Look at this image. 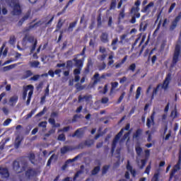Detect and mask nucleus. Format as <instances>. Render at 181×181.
Wrapping results in <instances>:
<instances>
[{"mask_svg": "<svg viewBox=\"0 0 181 181\" xmlns=\"http://www.w3.org/2000/svg\"><path fill=\"white\" fill-rule=\"evenodd\" d=\"M134 5L136 7H132L130 11L131 15H133L130 21V23H136V18L139 19V18H141V13H139V6L141 5V1L137 0Z\"/></svg>", "mask_w": 181, "mask_h": 181, "instance_id": "1", "label": "nucleus"}, {"mask_svg": "<svg viewBox=\"0 0 181 181\" xmlns=\"http://www.w3.org/2000/svg\"><path fill=\"white\" fill-rule=\"evenodd\" d=\"M15 42H16V37H15V35L11 36L8 43L10 45H15Z\"/></svg>", "mask_w": 181, "mask_h": 181, "instance_id": "54", "label": "nucleus"}, {"mask_svg": "<svg viewBox=\"0 0 181 181\" xmlns=\"http://www.w3.org/2000/svg\"><path fill=\"white\" fill-rule=\"evenodd\" d=\"M142 129H137V130L133 134V138L134 139L139 140V138L142 136Z\"/></svg>", "mask_w": 181, "mask_h": 181, "instance_id": "19", "label": "nucleus"}, {"mask_svg": "<svg viewBox=\"0 0 181 181\" xmlns=\"http://www.w3.org/2000/svg\"><path fill=\"white\" fill-rule=\"evenodd\" d=\"M110 76H111L110 74H107L106 75L105 74H103L100 77V74H98V73L95 74L93 76V78L95 79L94 84H95V83H98V81H100V80H101V78H105V77H110Z\"/></svg>", "mask_w": 181, "mask_h": 181, "instance_id": "14", "label": "nucleus"}, {"mask_svg": "<svg viewBox=\"0 0 181 181\" xmlns=\"http://www.w3.org/2000/svg\"><path fill=\"white\" fill-rule=\"evenodd\" d=\"M108 169H110V165H104L102 168V175H105L108 172Z\"/></svg>", "mask_w": 181, "mask_h": 181, "instance_id": "49", "label": "nucleus"}, {"mask_svg": "<svg viewBox=\"0 0 181 181\" xmlns=\"http://www.w3.org/2000/svg\"><path fill=\"white\" fill-rule=\"evenodd\" d=\"M47 125V122H41L39 123L38 127H41L42 128H46Z\"/></svg>", "mask_w": 181, "mask_h": 181, "instance_id": "64", "label": "nucleus"}, {"mask_svg": "<svg viewBox=\"0 0 181 181\" xmlns=\"http://www.w3.org/2000/svg\"><path fill=\"white\" fill-rule=\"evenodd\" d=\"M54 158L55 159H57V156H56V154H52L47 160V166H50V165H52V160H53Z\"/></svg>", "mask_w": 181, "mask_h": 181, "instance_id": "39", "label": "nucleus"}, {"mask_svg": "<svg viewBox=\"0 0 181 181\" xmlns=\"http://www.w3.org/2000/svg\"><path fill=\"white\" fill-rule=\"evenodd\" d=\"M36 170L32 168H29L25 173V177L20 176V181L30 180L33 177L36 176Z\"/></svg>", "mask_w": 181, "mask_h": 181, "instance_id": "5", "label": "nucleus"}, {"mask_svg": "<svg viewBox=\"0 0 181 181\" xmlns=\"http://www.w3.org/2000/svg\"><path fill=\"white\" fill-rule=\"evenodd\" d=\"M180 52H181L180 45H176L174 50V53L173 55L172 63L170 64L171 69H173V67H175V66L177 64V62H179V57H180Z\"/></svg>", "mask_w": 181, "mask_h": 181, "instance_id": "4", "label": "nucleus"}, {"mask_svg": "<svg viewBox=\"0 0 181 181\" xmlns=\"http://www.w3.org/2000/svg\"><path fill=\"white\" fill-rule=\"evenodd\" d=\"M117 43H118V38H115L112 41L111 45L113 47L112 50H117V47H115Z\"/></svg>", "mask_w": 181, "mask_h": 181, "instance_id": "51", "label": "nucleus"}, {"mask_svg": "<svg viewBox=\"0 0 181 181\" xmlns=\"http://www.w3.org/2000/svg\"><path fill=\"white\" fill-rule=\"evenodd\" d=\"M88 101L90 100V96L84 95L83 97L81 95H79L78 98V103H81V101Z\"/></svg>", "mask_w": 181, "mask_h": 181, "instance_id": "34", "label": "nucleus"}, {"mask_svg": "<svg viewBox=\"0 0 181 181\" xmlns=\"http://www.w3.org/2000/svg\"><path fill=\"white\" fill-rule=\"evenodd\" d=\"M147 28H148V23L144 21L140 23V25H139L140 32H145V30H146Z\"/></svg>", "mask_w": 181, "mask_h": 181, "instance_id": "25", "label": "nucleus"}, {"mask_svg": "<svg viewBox=\"0 0 181 181\" xmlns=\"http://www.w3.org/2000/svg\"><path fill=\"white\" fill-rule=\"evenodd\" d=\"M175 6L176 3H173L170 6V8L168 9V13H172V11H173V9H175Z\"/></svg>", "mask_w": 181, "mask_h": 181, "instance_id": "63", "label": "nucleus"}, {"mask_svg": "<svg viewBox=\"0 0 181 181\" xmlns=\"http://www.w3.org/2000/svg\"><path fill=\"white\" fill-rule=\"evenodd\" d=\"M70 131V126H67L59 130V132H69Z\"/></svg>", "mask_w": 181, "mask_h": 181, "instance_id": "60", "label": "nucleus"}, {"mask_svg": "<svg viewBox=\"0 0 181 181\" xmlns=\"http://www.w3.org/2000/svg\"><path fill=\"white\" fill-rule=\"evenodd\" d=\"M30 88H33V85H28L27 86L23 87V100L24 101L26 100V97H28V91H29Z\"/></svg>", "mask_w": 181, "mask_h": 181, "instance_id": "17", "label": "nucleus"}, {"mask_svg": "<svg viewBox=\"0 0 181 181\" xmlns=\"http://www.w3.org/2000/svg\"><path fill=\"white\" fill-rule=\"evenodd\" d=\"M111 88H110V95H111V94H112V93H114V90H115V88H117V87H118V82H112L111 83Z\"/></svg>", "mask_w": 181, "mask_h": 181, "instance_id": "31", "label": "nucleus"}, {"mask_svg": "<svg viewBox=\"0 0 181 181\" xmlns=\"http://www.w3.org/2000/svg\"><path fill=\"white\" fill-rule=\"evenodd\" d=\"M159 88H160V84H158L153 90V94L151 95V99L153 100V97L157 94L158 91L159 90Z\"/></svg>", "mask_w": 181, "mask_h": 181, "instance_id": "44", "label": "nucleus"}, {"mask_svg": "<svg viewBox=\"0 0 181 181\" xmlns=\"http://www.w3.org/2000/svg\"><path fill=\"white\" fill-rule=\"evenodd\" d=\"M155 115H156V112L153 111L151 117L147 118V121H146L147 128H151L152 125H155Z\"/></svg>", "mask_w": 181, "mask_h": 181, "instance_id": "11", "label": "nucleus"}, {"mask_svg": "<svg viewBox=\"0 0 181 181\" xmlns=\"http://www.w3.org/2000/svg\"><path fill=\"white\" fill-rule=\"evenodd\" d=\"M0 175L5 179L9 177V170L6 168H0Z\"/></svg>", "mask_w": 181, "mask_h": 181, "instance_id": "16", "label": "nucleus"}, {"mask_svg": "<svg viewBox=\"0 0 181 181\" xmlns=\"http://www.w3.org/2000/svg\"><path fill=\"white\" fill-rule=\"evenodd\" d=\"M160 176V173L158 171L153 175V177L151 178V181H159Z\"/></svg>", "mask_w": 181, "mask_h": 181, "instance_id": "38", "label": "nucleus"}, {"mask_svg": "<svg viewBox=\"0 0 181 181\" xmlns=\"http://www.w3.org/2000/svg\"><path fill=\"white\" fill-rule=\"evenodd\" d=\"M142 90V88L141 86H139L136 90V100H139V97H141V91Z\"/></svg>", "mask_w": 181, "mask_h": 181, "instance_id": "36", "label": "nucleus"}, {"mask_svg": "<svg viewBox=\"0 0 181 181\" xmlns=\"http://www.w3.org/2000/svg\"><path fill=\"white\" fill-rule=\"evenodd\" d=\"M84 64V58L78 59L77 57L74 58L72 60H68L66 62V69L70 70L73 67H77V69H82Z\"/></svg>", "mask_w": 181, "mask_h": 181, "instance_id": "2", "label": "nucleus"}, {"mask_svg": "<svg viewBox=\"0 0 181 181\" xmlns=\"http://www.w3.org/2000/svg\"><path fill=\"white\" fill-rule=\"evenodd\" d=\"M28 159L33 165H35V159H36V156L33 153H30L28 155Z\"/></svg>", "mask_w": 181, "mask_h": 181, "instance_id": "29", "label": "nucleus"}, {"mask_svg": "<svg viewBox=\"0 0 181 181\" xmlns=\"http://www.w3.org/2000/svg\"><path fill=\"white\" fill-rule=\"evenodd\" d=\"M91 146V140H86L78 144V145L75 146L74 149H84L86 147Z\"/></svg>", "mask_w": 181, "mask_h": 181, "instance_id": "10", "label": "nucleus"}, {"mask_svg": "<svg viewBox=\"0 0 181 181\" xmlns=\"http://www.w3.org/2000/svg\"><path fill=\"white\" fill-rule=\"evenodd\" d=\"M122 136V131L119 132L113 139L112 143V148H111V153L112 156L114 155V152H115V148H117V144H118V141H119V139Z\"/></svg>", "mask_w": 181, "mask_h": 181, "instance_id": "7", "label": "nucleus"}, {"mask_svg": "<svg viewBox=\"0 0 181 181\" xmlns=\"http://www.w3.org/2000/svg\"><path fill=\"white\" fill-rule=\"evenodd\" d=\"M129 135H131V132H128L125 133L121 139L122 142L123 141H125V139H127V138H129Z\"/></svg>", "mask_w": 181, "mask_h": 181, "instance_id": "61", "label": "nucleus"}, {"mask_svg": "<svg viewBox=\"0 0 181 181\" xmlns=\"http://www.w3.org/2000/svg\"><path fill=\"white\" fill-rule=\"evenodd\" d=\"M21 144H22V140H19V136L16 137L15 147L19 148V146H21Z\"/></svg>", "mask_w": 181, "mask_h": 181, "instance_id": "50", "label": "nucleus"}, {"mask_svg": "<svg viewBox=\"0 0 181 181\" xmlns=\"http://www.w3.org/2000/svg\"><path fill=\"white\" fill-rule=\"evenodd\" d=\"M29 42V43H33L35 42V37L34 36H28V35H25L24 37L23 38V42Z\"/></svg>", "mask_w": 181, "mask_h": 181, "instance_id": "24", "label": "nucleus"}, {"mask_svg": "<svg viewBox=\"0 0 181 181\" xmlns=\"http://www.w3.org/2000/svg\"><path fill=\"white\" fill-rule=\"evenodd\" d=\"M114 52H112V54L109 55L108 59L110 60L107 63L108 66H112L114 64Z\"/></svg>", "mask_w": 181, "mask_h": 181, "instance_id": "40", "label": "nucleus"}, {"mask_svg": "<svg viewBox=\"0 0 181 181\" xmlns=\"http://www.w3.org/2000/svg\"><path fill=\"white\" fill-rule=\"evenodd\" d=\"M31 76H33V72H32L30 70H26L23 75L22 78L23 80H26V78H29V77H31Z\"/></svg>", "mask_w": 181, "mask_h": 181, "instance_id": "23", "label": "nucleus"}, {"mask_svg": "<svg viewBox=\"0 0 181 181\" xmlns=\"http://www.w3.org/2000/svg\"><path fill=\"white\" fill-rule=\"evenodd\" d=\"M79 158H81V154H79V155L75 156L72 159H68L66 161L65 164L64 165H62V170H66V168H67V163H72V162H76V160H77Z\"/></svg>", "mask_w": 181, "mask_h": 181, "instance_id": "13", "label": "nucleus"}, {"mask_svg": "<svg viewBox=\"0 0 181 181\" xmlns=\"http://www.w3.org/2000/svg\"><path fill=\"white\" fill-rule=\"evenodd\" d=\"M36 46H37V40H35L33 46L31 47L30 53H33V52H35V50H36Z\"/></svg>", "mask_w": 181, "mask_h": 181, "instance_id": "48", "label": "nucleus"}, {"mask_svg": "<svg viewBox=\"0 0 181 181\" xmlns=\"http://www.w3.org/2000/svg\"><path fill=\"white\" fill-rule=\"evenodd\" d=\"M77 22L78 21L76 20V21L69 23V25L68 29H67L68 32H73L74 28L76 26H77Z\"/></svg>", "mask_w": 181, "mask_h": 181, "instance_id": "26", "label": "nucleus"}, {"mask_svg": "<svg viewBox=\"0 0 181 181\" xmlns=\"http://www.w3.org/2000/svg\"><path fill=\"white\" fill-rule=\"evenodd\" d=\"M125 18V8H122L119 13L118 21H121V19H124Z\"/></svg>", "mask_w": 181, "mask_h": 181, "instance_id": "33", "label": "nucleus"}, {"mask_svg": "<svg viewBox=\"0 0 181 181\" xmlns=\"http://www.w3.org/2000/svg\"><path fill=\"white\" fill-rule=\"evenodd\" d=\"M57 139L58 141H62V142H64V141H66V135H64V134H61L58 136Z\"/></svg>", "mask_w": 181, "mask_h": 181, "instance_id": "53", "label": "nucleus"}, {"mask_svg": "<svg viewBox=\"0 0 181 181\" xmlns=\"http://www.w3.org/2000/svg\"><path fill=\"white\" fill-rule=\"evenodd\" d=\"M53 21H54V15H53L51 17V18L49 20V21L45 23V26H51L52 25V22H53Z\"/></svg>", "mask_w": 181, "mask_h": 181, "instance_id": "57", "label": "nucleus"}, {"mask_svg": "<svg viewBox=\"0 0 181 181\" xmlns=\"http://www.w3.org/2000/svg\"><path fill=\"white\" fill-rule=\"evenodd\" d=\"M100 170H101V167H100V165L95 167L91 172V175H97V173H98V172H100Z\"/></svg>", "mask_w": 181, "mask_h": 181, "instance_id": "41", "label": "nucleus"}, {"mask_svg": "<svg viewBox=\"0 0 181 181\" xmlns=\"http://www.w3.org/2000/svg\"><path fill=\"white\" fill-rule=\"evenodd\" d=\"M18 96H13L9 99V105L11 107H15L16 105V103H18Z\"/></svg>", "mask_w": 181, "mask_h": 181, "instance_id": "22", "label": "nucleus"}, {"mask_svg": "<svg viewBox=\"0 0 181 181\" xmlns=\"http://www.w3.org/2000/svg\"><path fill=\"white\" fill-rule=\"evenodd\" d=\"M42 21H39L38 22L35 23L33 25H30V26L28 27V28L26 30L27 31L30 30V29H34L35 28H37L39 26H40V25H42L41 23Z\"/></svg>", "mask_w": 181, "mask_h": 181, "instance_id": "28", "label": "nucleus"}, {"mask_svg": "<svg viewBox=\"0 0 181 181\" xmlns=\"http://www.w3.org/2000/svg\"><path fill=\"white\" fill-rule=\"evenodd\" d=\"M135 151L137 156H141L142 155L143 150L140 146H136Z\"/></svg>", "mask_w": 181, "mask_h": 181, "instance_id": "37", "label": "nucleus"}, {"mask_svg": "<svg viewBox=\"0 0 181 181\" xmlns=\"http://www.w3.org/2000/svg\"><path fill=\"white\" fill-rule=\"evenodd\" d=\"M36 111H37V107H35L34 110H32L30 111V113H28L27 115H26V118L27 119H29V118H32V117L34 115L35 112H36Z\"/></svg>", "mask_w": 181, "mask_h": 181, "instance_id": "42", "label": "nucleus"}, {"mask_svg": "<svg viewBox=\"0 0 181 181\" xmlns=\"http://www.w3.org/2000/svg\"><path fill=\"white\" fill-rule=\"evenodd\" d=\"M9 141V139H6L5 141H1L0 142V151H4V148H5V145L6 144V142H8Z\"/></svg>", "mask_w": 181, "mask_h": 181, "instance_id": "47", "label": "nucleus"}, {"mask_svg": "<svg viewBox=\"0 0 181 181\" xmlns=\"http://www.w3.org/2000/svg\"><path fill=\"white\" fill-rule=\"evenodd\" d=\"M29 64L30 67H34L35 69H37L40 65V62L39 61H33V62H30Z\"/></svg>", "mask_w": 181, "mask_h": 181, "instance_id": "27", "label": "nucleus"}, {"mask_svg": "<svg viewBox=\"0 0 181 181\" xmlns=\"http://www.w3.org/2000/svg\"><path fill=\"white\" fill-rule=\"evenodd\" d=\"M180 163L181 159L178 158L177 164L174 166V168L170 172L169 180H172V179H173V176H175V175L176 174V172L180 170Z\"/></svg>", "mask_w": 181, "mask_h": 181, "instance_id": "9", "label": "nucleus"}, {"mask_svg": "<svg viewBox=\"0 0 181 181\" xmlns=\"http://www.w3.org/2000/svg\"><path fill=\"white\" fill-rule=\"evenodd\" d=\"M100 39L103 43H108V42H110V40H108V33H103L100 35Z\"/></svg>", "mask_w": 181, "mask_h": 181, "instance_id": "20", "label": "nucleus"}, {"mask_svg": "<svg viewBox=\"0 0 181 181\" xmlns=\"http://www.w3.org/2000/svg\"><path fill=\"white\" fill-rule=\"evenodd\" d=\"M63 22H62V19H59L58 21V23L57 24V29L60 30L63 27Z\"/></svg>", "mask_w": 181, "mask_h": 181, "instance_id": "59", "label": "nucleus"}, {"mask_svg": "<svg viewBox=\"0 0 181 181\" xmlns=\"http://www.w3.org/2000/svg\"><path fill=\"white\" fill-rule=\"evenodd\" d=\"M125 97V92H122V93L121 94V95L119 96L118 100H117V104H120L122 101V100H124V98Z\"/></svg>", "mask_w": 181, "mask_h": 181, "instance_id": "58", "label": "nucleus"}, {"mask_svg": "<svg viewBox=\"0 0 181 181\" xmlns=\"http://www.w3.org/2000/svg\"><path fill=\"white\" fill-rule=\"evenodd\" d=\"M84 135V129L83 128H79L76 129L74 134H72V138L77 136V138H81Z\"/></svg>", "mask_w": 181, "mask_h": 181, "instance_id": "15", "label": "nucleus"}, {"mask_svg": "<svg viewBox=\"0 0 181 181\" xmlns=\"http://www.w3.org/2000/svg\"><path fill=\"white\" fill-rule=\"evenodd\" d=\"M181 19V11L178 13L177 16L175 17L174 21L172 22V25L170 26V30H175L177 26V23Z\"/></svg>", "mask_w": 181, "mask_h": 181, "instance_id": "12", "label": "nucleus"}, {"mask_svg": "<svg viewBox=\"0 0 181 181\" xmlns=\"http://www.w3.org/2000/svg\"><path fill=\"white\" fill-rule=\"evenodd\" d=\"M13 169L16 173H22L26 170V165L21 166V163L16 160L13 162Z\"/></svg>", "mask_w": 181, "mask_h": 181, "instance_id": "6", "label": "nucleus"}, {"mask_svg": "<svg viewBox=\"0 0 181 181\" xmlns=\"http://www.w3.org/2000/svg\"><path fill=\"white\" fill-rule=\"evenodd\" d=\"M117 8V0H112L110 4V11L115 10Z\"/></svg>", "mask_w": 181, "mask_h": 181, "instance_id": "32", "label": "nucleus"}, {"mask_svg": "<svg viewBox=\"0 0 181 181\" xmlns=\"http://www.w3.org/2000/svg\"><path fill=\"white\" fill-rule=\"evenodd\" d=\"M153 5L154 3L153 1L150 2L147 6H146L141 9V12H143V13H150L151 8H152Z\"/></svg>", "mask_w": 181, "mask_h": 181, "instance_id": "18", "label": "nucleus"}, {"mask_svg": "<svg viewBox=\"0 0 181 181\" xmlns=\"http://www.w3.org/2000/svg\"><path fill=\"white\" fill-rule=\"evenodd\" d=\"M105 67H107V64L105 62H103L102 64L98 66V69L100 71H102V70H105Z\"/></svg>", "mask_w": 181, "mask_h": 181, "instance_id": "52", "label": "nucleus"}, {"mask_svg": "<svg viewBox=\"0 0 181 181\" xmlns=\"http://www.w3.org/2000/svg\"><path fill=\"white\" fill-rule=\"evenodd\" d=\"M7 4L8 6L13 8L11 11L12 15L14 16H19L22 15V8H21V4L16 3V0H7Z\"/></svg>", "mask_w": 181, "mask_h": 181, "instance_id": "3", "label": "nucleus"}, {"mask_svg": "<svg viewBox=\"0 0 181 181\" xmlns=\"http://www.w3.org/2000/svg\"><path fill=\"white\" fill-rule=\"evenodd\" d=\"M129 128H131V124H126L124 128H122L119 132H122V135L124 134V131H129Z\"/></svg>", "mask_w": 181, "mask_h": 181, "instance_id": "55", "label": "nucleus"}, {"mask_svg": "<svg viewBox=\"0 0 181 181\" xmlns=\"http://www.w3.org/2000/svg\"><path fill=\"white\" fill-rule=\"evenodd\" d=\"M170 117L175 119L177 118V110L175 107L174 110L171 112Z\"/></svg>", "mask_w": 181, "mask_h": 181, "instance_id": "46", "label": "nucleus"}, {"mask_svg": "<svg viewBox=\"0 0 181 181\" xmlns=\"http://www.w3.org/2000/svg\"><path fill=\"white\" fill-rule=\"evenodd\" d=\"M107 54H103L102 55H99L98 59L100 62H104L107 57Z\"/></svg>", "mask_w": 181, "mask_h": 181, "instance_id": "62", "label": "nucleus"}, {"mask_svg": "<svg viewBox=\"0 0 181 181\" xmlns=\"http://www.w3.org/2000/svg\"><path fill=\"white\" fill-rule=\"evenodd\" d=\"M46 111H47V108L46 107H45L43 108V110H42L41 112H38V113L35 115V117H36L37 118H39V117H42V115H45V113L46 112Z\"/></svg>", "mask_w": 181, "mask_h": 181, "instance_id": "43", "label": "nucleus"}, {"mask_svg": "<svg viewBox=\"0 0 181 181\" xmlns=\"http://www.w3.org/2000/svg\"><path fill=\"white\" fill-rule=\"evenodd\" d=\"M16 67V64H13L11 65H8L7 66H4V70H12V69H15Z\"/></svg>", "mask_w": 181, "mask_h": 181, "instance_id": "56", "label": "nucleus"}, {"mask_svg": "<svg viewBox=\"0 0 181 181\" xmlns=\"http://www.w3.org/2000/svg\"><path fill=\"white\" fill-rule=\"evenodd\" d=\"M75 87L77 91H81L82 90H84V88H86V87L84 86H82L80 83H76L75 85Z\"/></svg>", "mask_w": 181, "mask_h": 181, "instance_id": "45", "label": "nucleus"}, {"mask_svg": "<svg viewBox=\"0 0 181 181\" xmlns=\"http://www.w3.org/2000/svg\"><path fill=\"white\" fill-rule=\"evenodd\" d=\"M136 69V64L133 63L129 65V66L127 69V71H132L134 73Z\"/></svg>", "mask_w": 181, "mask_h": 181, "instance_id": "35", "label": "nucleus"}, {"mask_svg": "<svg viewBox=\"0 0 181 181\" xmlns=\"http://www.w3.org/2000/svg\"><path fill=\"white\" fill-rule=\"evenodd\" d=\"M30 18V13H27L18 23V26H22L25 21H28Z\"/></svg>", "mask_w": 181, "mask_h": 181, "instance_id": "21", "label": "nucleus"}, {"mask_svg": "<svg viewBox=\"0 0 181 181\" xmlns=\"http://www.w3.org/2000/svg\"><path fill=\"white\" fill-rule=\"evenodd\" d=\"M61 153L62 155H64L65 153H67V152H69V151H71L70 149V146H64V147L61 148Z\"/></svg>", "mask_w": 181, "mask_h": 181, "instance_id": "30", "label": "nucleus"}, {"mask_svg": "<svg viewBox=\"0 0 181 181\" xmlns=\"http://www.w3.org/2000/svg\"><path fill=\"white\" fill-rule=\"evenodd\" d=\"M171 80H172V74L168 73L166 75V77H165V80L163 81V84L160 85L161 88H163V90H165V91H166V90H168L169 88V84H170Z\"/></svg>", "mask_w": 181, "mask_h": 181, "instance_id": "8", "label": "nucleus"}]
</instances>
